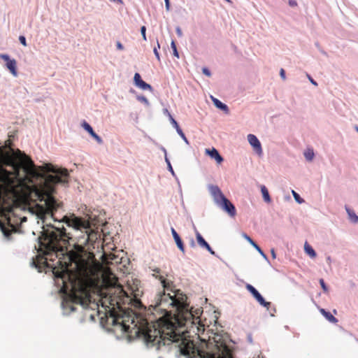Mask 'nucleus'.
<instances>
[{"label":"nucleus","instance_id":"33","mask_svg":"<svg viewBox=\"0 0 358 358\" xmlns=\"http://www.w3.org/2000/svg\"><path fill=\"white\" fill-rule=\"evenodd\" d=\"M320 283L321 287L323 289V290L324 292H327V286L325 285V282H324V280L323 279H320Z\"/></svg>","mask_w":358,"mask_h":358},{"label":"nucleus","instance_id":"38","mask_svg":"<svg viewBox=\"0 0 358 358\" xmlns=\"http://www.w3.org/2000/svg\"><path fill=\"white\" fill-rule=\"evenodd\" d=\"M164 111V114L167 115L169 117V118H170L171 117H172V115H171V113H169V110L167 108H164L163 110Z\"/></svg>","mask_w":358,"mask_h":358},{"label":"nucleus","instance_id":"46","mask_svg":"<svg viewBox=\"0 0 358 358\" xmlns=\"http://www.w3.org/2000/svg\"><path fill=\"white\" fill-rule=\"evenodd\" d=\"M178 32L179 35L181 34V31H180V30L179 29H178Z\"/></svg>","mask_w":358,"mask_h":358},{"label":"nucleus","instance_id":"39","mask_svg":"<svg viewBox=\"0 0 358 358\" xmlns=\"http://www.w3.org/2000/svg\"><path fill=\"white\" fill-rule=\"evenodd\" d=\"M116 45H117V48L118 50H122L124 49V47H123L122 44L120 42H119V41L117 42Z\"/></svg>","mask_w":358,"mask_h":358},{"label":"nucleus","instance_id":"4","mask_svg":"<svg viewBox=\"0 0 358 358\" xmlns=\"http://www.w3.org/2000/svg\"><path fill=\"white\" fill-rule=\"evenodd\" d=\"M63 221L74 230L85 231L87 235L86 242H94L100 237L99 229L101 224L99 223L75 216L71 217L65 216Z\"/></svg>","mask_w":358,"mask_h":358},{"label":"nucleus","instance_id":"8","mask_svg":"<svg viewBox=\"0 0 358 358\" xmlns=\"http://www.w3.org/2000/svg\"><path fill=\"white\" fill-rule=\"evenodd\" d=\"M1 57L6 62V67L10 71V73L14 76H17V63L15 59H10L9 56L7 55H2Z\"/></svg>","mask_w":358,"mask_h":358},{"label":"nucleus","instance_id":"5","mask_svg":"<svg viewBox=\"0 0 358 358\" xmlns=\"http://www.w3.org/2000/svg\"><path fill=\"white\" fill-rule=\"evenodd\" d=\"M110 317L112 319L113 325H120L123 331L129 332L130 327L127 324L130 318L129 315H125L124 313L119 314L114 308H112V310H110Z\"/></svg>","mask_w":358,"mask_h":358},{"label":"nucleus","instance_id":"6","mask_svg":"<svg viewBox=\"0 0 358 358\" xmlns=\"http://www.w3.org/2000/svg\"><path fill=\"white\" fill-rule=\"evenodd\" d=\"M12 210L11 207H8L6 209H2L0 211V216L4 220V222H2L0 220V228L1 231L3 232V234L6 236H8L10 234V231L6 229V224H7L8 226L13 227V225L10 224V213Z\"/></svg>","mask_w":358,"mask_h":358},{"label":"nucleus","instance_id":"19","mask_svg":"<svg viewBox=\"0 0 358 358\" xmlns=\"http://www.w3.org/2000/svg\"><path fill=\"white\" fill-rule=\"evenodd\" d=\"M304 250L306 254H308L310 257L315 258L316 257L315 251L307 242L304 244Z\"/></svg>","mask_w":358,"mask_h":358},{"label":"nucleus","instance_id":"42","mask_svg":"<svg viewBox=\"0 0 358 358\" xmlns=\"http://www.w3.org/2000/svg\"><path fill=\"white\" fill-rule=\"evenodd\" d=\"M320 313L325 317V314L327 313L328 312L326 311L324 309L322 308L320 309Z\"/></svg>","mask_w":358,"mask_h":358},{"label":"nucleus","instance_id":"11","mask_svg":"<svg viewBox=\"0 0 358 358\" xmlns=\"http://www.w3.org/2000/svg\"><path fill=\"white\" fill-rule=\"evenodd\" d=\"M210 191L213 196L215 203H219L223 199L225 198L220 189L216 185H212L210 187Z\"/></svg>","mask_w":358,"mask_h":358},{"label":"nucleus","instance_id":"15","mask_svg":"<svg viewBox=\"0 0 358 358\" xmlns=\"http://www.w3.org/2000/svg\"><path fill=\"white\" fill-rule=\"evenodd\" d=\"M171 234L173 235V237L175 240V242H176L178 248L180 249V251H182V252H185V247H184L183 243H182L180 237L179 236L178 234L176 232V231L173 228H171Z\"/></svg>","mask_w":358,"mask_h":358},{"label":"nucleus","instance_id":"30","mask_svg":"<svg viewBox=\"0 0 358 358\" xmlns=\"http://www.w3.org/2000/svg\"><path fill=\"white\" fill-rule=\"evenodd\" d=\"M253 247L257 250V252H259L264 258H266V255L264 253V252L262 251V250L259 248V246L255 243Z\"/></svg>","mask_w":358,"mask_h":358},{"label":"nucleus","instance_id":"34","mask_svg":"<svg viewBox=\"0 0 358 358\" xmlns=\"http://www.w3.org/2000/svg\"><path fill=\"white\" fill-rule=\"evenodd\" d=\"M202 72L203 73V74H205L208 77H210L211 76V73H210V71L207 68H205V67L203 68L202 69Z\"/></svg>","mask_w":358,"mask_h":358},{"label":"nucleus","instance_id":"32","mask_svg":"<svg viewBox=\"0 0 358 358\" xmlns=\"http://www.w3.org/2000/svg\"><path fill=\"white\" fill-rule=\"evenodd\" d=\"M160 48V45H159V43H157V47H155L154 48V53H155V56H156V57L157 58L158 60L160 59L159 55V52L157 51V48Z\"/></svg>","mask_w":358,"mask_h":358},{"label":"nucleus","instance_id":"23","mask_svg":"<svg viewBox=\"0 0 358 358\" xmlns=\"http://www.w3.org/2000/svg\"><path fill=\"white\" fill-rule=\"evenodd\" d=\"M292 194L296 201L299 203H302L304 201V200L301 199L299 194H297L295 191L292 190Z\"/></svg>","mask_w":358,"mask_h":358},{"label":"nucleus","instance_id":"27","mask_svg":"<svg viewBox=\"0 0 358 358\" xmlns=\"http://www.w3.org/2000/svg\"><path fill=\"white\" fill-rule=\"evenodd\" d=\"M170 122H171L173 127L176 129V131L178 129V128H180L178 124V122L176 121V120L172 117L169 118Z\"/></svg>","mask_w":358,"mask_h":358},{"label":"nucleus","instance_id":"20","mask_svg":"<svg viewBox=\"0 0 358 358\" xmlns=\"http://www.w3.org/2000/svg\"><path fill=\"white\" fill-rule=\"evenodd\" d=\"M345 210L348 214L350 220L352 222L357 223L358 222V216L355 214V213L350 209L348 206H345Z\"/></svg>","mask_w":358,"mask_h":358},{"label":"nucleus","instance_id":"36","mask_svg":"<svg viewBox=\"0 0 358 358\" xmlns=\"http://www.w3.org/2000/svg\"><path fill=\"white\" fill-rule=\"evenodd\" d=\"M280 75L281 78H282V80H285L286 79L285 71V70L283 69H280Z\"/></svg>","mask_w":358,"mask_h":358},{"label":"nucleus","instance_id":"21","mask_svg":"<svg viewBox=\"0 0 358 358\" xmlns=\"http://www.w3.org/2000/svg\"><path fill=\"white\" fill-rule=\"evenodd\" d=\"M314 155L315 154L313 149L308 148L304 152V156L308 161H312L314 157Z\"/></svg>","mask_w":358,"mask_h":358},{"label":"nucleus","instance_id":"35","mask_svg":"<svg viewBox=\"0 0 358 358\" xmlns=\"http://www.w3.org/2000/svg\"><path fill=\"white\" fill-rule=\"evenodd\" d=\"M19 40L20 41V43L24 45V46H26L27 45V43H26V38L24 36H20L19 37Z\"/></svg>","mask_w":358,"mask_h":358},{"label":"nucleus","instance_id":"37","mask_svg":"<svg viewBox=\"0 0 358 358\" xmlns=\"http://www.w3.org/2000/svg\"><path fill=\"white\" fill-rule=\"evenodd\" d=\"M289 4L292 7H294L297 6V3L295 0H289Z\"/></svg>","mask_w":358,"mask_h":358},{"label":"nucleus","instance_id":"14","mask_svg":"<svg viewBox=\"0 0 358 358\" xmlns=\"http://www.w3.org/2000/svg\"><path fill=\"white\" fill-rule=\"evenodd\" d=\"M206 154L209 155L212 159H214L217 164H221L223 162V157L219 154L218 151L213 148L211 150L206 149Z\"/></svg>","mask_w":358,"mask_h":358},{"label":"nucleus","instance_id":"29","mask_svg":"<svg viewBox=\"0 0 358 358\" xmlns=\"http://www.w3.org/2000/svg\"><path fill=\"white\" fill-rule=\"evenodd\" d=\"M243 236L246 239L252 246L256 243L249 236L246 234H243Z\"/></svg>","mask_w":358,"mask_h":358},{"label":"nucleus","instance_id":"44","mask_svg":"<svg viewBox=\"0 0 358 358\" xmlns=\"http://www.w3.org/2000/svg\"><path fill=\"white\" fill-rule=\"evenodd\" d=\"M141 99L143 100V101L148 102L147 99L145 97H142Z\"/></svg>","mask_w":358,"mask_h":358},{"label":"nucleus","instance_id":"12","mask_svg":"<svg viewBox=\"0 0 358 358\" xmlns=\"http://www.w3.org/2000/svg\"><path fill=\"white\" fill-rule=\"evenodd\" d=\"M82 127H83V129L85 130H86L90 135L91 136L96 140V141L99 143V144H101L103 143V140L102 138L98 136L93 130L92 127L85 121H84L83 123H82Z\"/></svg>","mask_w":358,"mask_h":358},{"label":"nucleus","instance_id":"31","mask_svg":"<svg viewBox=\"0 0 358 358\" xmlns=\"http://www.w3.org/2000/svg\"><path fill=\"white\" fill-rule=\"evenodd\" d=\"M145 31H146V27L145 26H143L141 27V34H142V36H143V40L146 41L147 38H146V35H145Z\"/></svg>","mask_w":358,"mask_h":358},{"label":"nucleus","instance_id":"13","mask_svg":"<svg viewBox=\"0 0 358 358\" xmlns=\"http://www.w3.org/2000/svg\"><path fill=\"white\" fill-rule=\"evenodd\" d=\"M196 238L198 244L202 247L206 248L208 251H209L212 255L215 254V252L213 250L209 244L205 241V239L202 237L199 231H196Z\"/></svg>","mask_w":358,"mask_h":358},{"label":"nucleus","instance_id":"9","mask_svg":"<svg viewBox=\"0 0 358 358\" xmlns=\"http://www.w3.org/2000/svg\"><path fill=\"white\" fill-rule=\"evenodd\" d=\"M248 141L249 143L253 147L254 150L256 151L258 154L262 153V148L261 143L258 138L255 136L254 134H248Z\"/></svg>","mask_w":358,"mask_h":358},{"label":"nucleus","instance_id":"25","mask_svg":"<svg viewBox=\"0 0 358 358\" xmlns=\"http://www.w3.org/2000/svg\"><path fill=\"white\" fill-rule=\"evenodd\" d=\"M245 287H246L247 290L252 294V295L255 294L257 292V290L252 285H251L250 284H247Z\"/></svg>","mask_w":358,"mask_h":358},{"label":"nucleus","instance_id":"24","mask_svg":"<svg viewBox=\"0 0 358 358\" xmlns=\"http://www.w3.org/2000/svg\"><path fill=\"white\" fill-rule=\"evenodd\" d=\"M171 48L173 49V55L177 58H179V55L177 50L176 45L173 41L171 42Z\"/></svg>","mask_w":358,"mask_h":358},{"label":"nucleus","instance_id":"47","mask_svg":"<svg viewBox=\"0 0 358 358\" xmlns=\"http://www.w3.org/2000/svg\"><path fill=\"white\" fill-rule=\"evenodd\" d=\"M357 131H358V128H357Z\"/></svg>","mask_w":358,"mask_h":358},{"label":"nucleus","instance_id":"28","mask_svg":"<svg viewBox=\"0 0 358 358\" xmlns=\"http://www.w3.org/2000/svg\"><path fill=\"white\" fill-rule=\"evenodd\" d=\"M110 306H112L113 308H114L115 305H117L118 308H120L119 306V302L117 301H115L114 299H110L109 301ZM120 311H122V309H120Z\"/></svg>","mask_w":358,"mask_h":358},{"label":"nucleus","instance_id":"16","mask_svg":"<svg viewBox=\"0 0 358 358\" xmlns=\"http://www.w3.org/2000/svg\"><path fill=\"white\" fill-rule=\"evenodd\" d=\"M211 99L214 103V105L220 108V110H223L225 113H229V108L228 106L223 103L222 102H221L220 100H218L217 99L213 97V96H211Z\"/></svg>","mask_w":358,"mask_h":358},{"label":"nucleus","instance_id":"40","mask_svg":"<svg viewBox=\"0 0 358 358\" xmlns=\"http://www.w3.org/2000/svg\"><path fill=\"white\" fill-rule=\"evenodd\" d=\"M308 78L312 84H313L315 86L317 85V83L311 77L308 76Z\"/></svg>","mask_w":358,"mask_h":358},{"label":"nucleus","instance_id":"17","mask_svg":"<svg viewBox=\"0 0 358 358\" xmlns=\"http://www.w3.org/2000/svg\"><path fill=\"white\" fill-rule=\"evenodd\" d=\"M254 298L259 302L260 305L268 309L271 306L270 302H267L264 300L263 296L257 291L255 294L252 295Z\"/></svg>","mask_w":358,"mask_h":358},{"label":"nucleus","instance_id":"45","mask_svg":"<svg viewBox=\"0 0 358 358\" xmlns=\"http://www.w3.org/2000/svg\"><path fill=\"white\" fill-rule=\"evenodd\" d=\"M169 166L170 169H171V171H173V169H172V166H171V164H170V163H169Z\"/></svg>","mask_w":358,"mask_h":358},{"label":"nucleus","instance_id":"22","mask_svg":"<svg viewBox=\"0 0 358 358\" xmlns=\"http://www.w3.org/2000/svg\"><path fill=\"white\" fill-rule=\"evenodd\" d=\"M325 317L327 320H328L329 322L333 323H336L338 322V320L332 315L329 312L325 314Z\"/></svg>","mask_w":358,"mask_h":358},{"label":"nucleus","instance_id":"26","mask_svg":"<svg viewBox=\"0 0 358 358\" xmlns=\"http://www.w3.org/2000/svg\"><path fill=\"white\" fill-rule=\"evenodd\" d=\"M177 132L181 136V138L185 141V142L187 144H189L188 140L187 139L185 134L183 133V131H182V129L180 128H178V129L177 130Z\"/></svg>","mask_w":358,"mask_h":358},{"label":"nucleus","instance_id":"2","mask_svg":"<svg viewBox=\"0 0 358 358\" xmlns=\"http://www.w3.org/2000/svg\"><path fill=\"white\" fill-rule=\"evenodd\" d=\"M73 241L70 232L66 229L51 226L43 230L39 238L41 250L45 254L51 252H66L67 262H64L65 272L57 275L63 282L68 279L70 283L71 297L77 303L85 304L90 301V291L92 288L103 287L106 289L117 287L122 291L118 279L109 268L101 271L93 264L92 260L83 245L73 243V248L68 251V245Z\"/></svg>","mask_w":358,"mask_h":358},{"label":"nucleus","instance_id":"41","mask_svg":"<svg viewBox=\"0 0 358 358\" xmlns=\"http://www.w3.org/2000/svg\"><path fill=\"white\" fill-rule=\"evenodd\" d=\"M271 252L272 257L273 259H275L276 256H275V252L274 249H271Z\"/></svg>","mask_w":358,"mask_h":358},{"label":"nucleus","instance_id":"1","mask_svg":"<svg viewBox=\"0 0 358 358\" xmlns=\"http://www.w3.org/2000/svg\"><path fill=\"white\" fill-rule=\"evenodd\" d=\"M153 271V275L160 280L163 291L156 294L149 306L152 314L160 316L155 322H147L138 331L146 345L160 349L162 346L174 343L182 355L189 358H234L231 348L223 341H215L213 348L205 351L186 338L187 331L181 329L188 324L199 323V317L194 316L189 310L186 294L179 289L173 290L171 282L162 275H157L155 273L160 272L159 268Z\"/></svg>","mask_w":358,"mask_h":358},{"label":"nucleus","instance_id":"3","mask_svg":"<svg viewBox=\"0 0 358 358\" xmlns=\"http://www.w3.org/2000/svg\"><path fill=\"white\" fill-rule=\"evenodd\" d=\"M0 157V206L3 201V187L13 190H21L27 199L44 202L40 206L41 215L53 214L60 206L53 194L57 184L69 183V174L66 169L55 167L51 164L41 166L44 173H40L31 159L20 150L11 149Z\"/></svg>","mask_w":358,"mask_h":358},{"label":"nucleus","instance_id":"7","mask_svg":"<svg viewBox=\"0 0 358 358\" xmlns=\"http://www.w3.org/2000/svg\"><path fill=\"white\" fill-rule=\"evenodd\" d=\"M224 211H226L231 217H234L236 210L234 204L226 197L217 203Z\"/></svg>","mask_w":358,"mask_h":358},{"label":"nucleus","instance_id":"10","mask_svg":"<svg viewBox=\"0 0 358 358\" xmlns=\"http://www.w3.org/2000/svg\"><path fill=\"white\" fill-rule=\"evenodd\" d=\"M134 80L135 85L138 87L143 90H148L150 91H152V86L146 83L145 81H143L141 79V77L138 73H135L134 77Z\"/></svg>","mask_w":358,"mask_h":358},{"label":"nucleus","instance_id":"18","mask_svg":"<svg viewBox=\"0 0 358 358\" xmlns=\"http://www.w3.org/2000/svg\"><path fill=\"white\" fill-rule=\"evenodd\" d=\"M261 192L262 194L263 199L265 202L270 203L271 201L268 191L266 186L261 185Z\"/></svg>","mask_w":358,"mask_h":358},{"label":"nucleus","instance_id":"43","mask_svg":"<svg viewBox=\"0 0 358 358\" xmlns=\"http://www.w3.org/2000/svg\"><path fill=\"white\" fill-rule=\"evenodd\" d=\"M166 3V7L167 9L169 8V0H164Z\"/></svg>","mask_w":358,"mask_h":358}]
</instances>
